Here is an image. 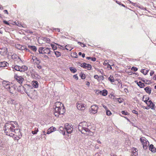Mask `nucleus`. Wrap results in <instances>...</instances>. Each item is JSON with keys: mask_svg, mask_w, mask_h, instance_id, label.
<instances>
[{"mask_svg": "<svg viewBox=\"0 0 156 156\" xmlns=\"http://www.w3.org/2000/svg\"><path fill=\"white\" fill-rule=\"evenodd\" d=\"M5 133L10 136H16L20 138L22 135L18 124L16 121H9L3 127Z\"/></svg>", "mask_w": 156, "mask_h": 156, "instance_id": "f257e3e1", "label": "nucleus"}, {"mask_svg": "<svg viewBox=\"0 0 156 156\" xmlns=\"http://www.w3.org/2000/svg\"><path fill=\"white\" fill-rule=\"evenodd\" d=\"M89 126L87 122H83L79 123L78 129L82 133H83L87 135L92 136L93 135V133L88 128Z\"/></svg>", "mask_w": 156, "mask_h": 156, "instance_id": "f03ea898", "label": "nucleus"}, {"mask_svg": "<svg viewBox=\"0 0 156 156\" xmlns=\"http://www.w3.org/2000/svg\"><path fill=\"white\" fill-rule=\"evenodd\" d=\"M65 128L67 133L69 134L71 133L73 130V126L71 125H70L68 123H66L65 124Z\"/></svg>", "mask_w": 156, "mask_h": 156, "instance_id": "7ed1b4c3", "label": "nucleus"}, {"mask_svg": "<svg viewBox=\"0 0 156 156\" xmlns=\"http://www.w3.org/2000/svg\"><path fill=\"white\" fill-rule=\"evenodd\" d=\"M43 49V55H41V56L45 58V59L48 58L49 55V48H44Z\"/></svg>", "mask_w": 156, "mask_h": 156, "instance_id": "20e7f679", "label": "nucleus"}, {"mask_svg": "<svg viewBox=\"0 0 156 156\" xmlns=\"http://www.w3.org/2000/svg\"><path fill=\"white\" fill-rule=\"evenodd\" d=\"M14 78L20 84L22 83L23 80V78L21 76H18L16 74L14 76Z\"/></svg>", "mask_w": 156, "mask_h": 156, "instance_id": "39448f33", "label": "nucleus"}, {"mask_svg": "<svg viewBox=\"0 0 156 156\" xmlns=\"http://www.w3.org/2000/svg\"><path fill=\"white\" fill-rule=\"evenodd\" d=\"M55 110L57 111L59 114H63L65 111V108H55Z\"/></svg>", "mask_w": 156, "mask_h": 156, "instance_id": "423d86ee", "label": "nucleus"}, {"mask_svg": "<svg viewBox=\"0 0 156 156\" xmlns=\"http://www.w3.org/2000/svg\"><path fill=\"white\" fill-rule=\"evenodd\" d=\"M82 67L84 69H87L88 70H90L91 69L92 66L91 65L89 64H87L85 62H83V63Z\"/></svg>", "mask_w": 156, "mask_h": 156, "instance_id": "0eeeda50", "label": "nucleus"}, {"mask_svg": "<svg viewBox=\"0 0 156 156\" xmlns=\"http://www.w3.org/2000/svg\"><path fill=\"white\" fill-rule=\"evenodd\" d=\"M16 90V86L14 85L13 86H11L10 89H9L8 91H9V92L11 94H14V93L15 92V91Z\"/></svg>", "mask_w": 156, "mask_h": 156, "instance_id": "6e6552de", "label": "nucleus"}, {"mask_svg": "<svg viewBox=\"0 0 156 156\" xmlns=\"http://www.w3.org/2000/svg\"><path fill=\"white\" fill-rule=\"evenodd\" d=\"M54 106H55V107H64L63 104L60 102H55L54 104Z\"/></svg>", "mask_w": 156, "mask_h": 156, "instance_id": "1a4fd4ad", "label": "nucleus"}, {"mask_svg": "<svg viewBox=\"0 0 156 156\" xmlns=\"http://www.w3.org/2000/svg\"><path fill=\"white\" fill-rule=\"evenodd\" d=\"M98 93L102 95L105 96L108 94V91L104 89L102 91H100Z\"/></svg>", "mask_w": 156, "mask_h": 156, "instance_id": "9d476101", "label": "nucleus"}, {"mask_svg": "<svg viewBox=\"0 0 156 156\" xmlns=\"http://www.w3.org/2000/svg\"><path fill=\"white\" fill-rule=\"evenodd\" d=\"M28 69L27 66H23L21 67L20 66V72H24L27 70Z\"/></svg>", "mask_w": 156, "mask_h": 156, "instance_id": "9b49d317", "label": "nucleus"}, {"mask_svg": "<svg viewBox=\"0 0 156 156\" xmlns=\"http://www.w3.org/2000/svg\"><path fill=\"white\" fill-rule=\"evenodd\" d=\"M148 107H154V105L151 101L150 100L147 101V104Z\"/></svg>", "mask_w": 156, "mask_h": 156, "instance_id": "f8f14e48", "label": "nucleus"}, {"mask_svg": "<svg viewBox=\"0 0 156 156\" xmlns=\"http://www.w3.org/2000/svg\"><path fill=\"white\" fill-rule=\"evenodd\" d=\"M97 108H90L89 109L90 112L93 114H94L97 112Z\"/></svg>", "mask_w": 156, "mask_h": 156, "instance_id": "ddd939ff", "label": "nucleus"}, {"mask_svg": "<svg viewBox=\"0 0 156 156\" xmlns=\"http://www.w3.org/2000/svg\"><path fill=\"white\" fill-rule=\"evenodd\" d=\"M149 149L152 152H155L156 151V148H155L153 145L151 144L150 145Z\"/></svg>", "mask_w": 156, "mask_h": 156, "instance_id": "4468645a", "label": "nucleus"}, {"mask_svg": "<svg viewBox=\"0 0 156 156\" xmlns=\"http://www.w3.org/2000/svg\"><path fill=\"white\" fill-rule=\"evenodd\" d=\"M149 144V142L147 140L145 143L144 144H143V148L145 150L147 149Z\"/></svg>", "mask_w": 156, "mask_h": 156, "instance_id": "2eb2a0df", "label": "nucleus"}, {"mask_svg": "<svg viewBox=\"0 0 156 156\" xmlns=\"http://www.w3.org/2000/svg\"><path fill=\"white\" fill-rule=\"evenodd\" d=\"M144 90L147 93L150 94L151 92V88H150L149 87H147L144 89Z\"/></svg>", "mask_w": 156, "mask_h": 156, "instance_id": "dca6fc26", "label": "nucleus"}, {"mask_svg": "<svg viewBox=\"0 0 156 156\" xmlns=\"http://www.w3.org/2000/svg\"><path fill=\"white\" fill-rule=\"evenodd\" d=\"M28 47L32 50L34 51H36L37 50L36 47L34 46H32L29 45L28 46Z\"/></svg>", "mask_w": 156, "mask_h": 156, "instance_id": "f3484780", "label": "nucleus"}, {"mask_svg": "<svg viewBox=\"0 0 156 156\" xmlns=\"http://www.w3.org/2000/svg\"><path fill=\"white\" fill-rule=\"evenodd\" d=\"M2 64H1L2 66V67L3 68L4 67H7L8 66L9 64L6 62H1Z\"/></svg>", "mask_w": 156, "mask_h": 156, "instance_id": "a211bd4d", "label": "nucleus"}, {"mask_svg": "<svg viewBox=\"0 0 156 156\" xmlns=\"http://www.w3.org/2000/svg\"><path fill=\"white\" fill-rule=\"evenodd\" d=\"M140 140L143 145L145 143L147 140L145 137H142L140 138Z\"/></svg>", "mask_w": 156, "mask_h": 156, "instance_id": "6ab92c4d", "label": "nucleus"}, {"mask_svg": "<svg viewBox=\"0 0 156 156\" xmlns=\"http://www.w3.org/2000/svg\"><path fill=\"white\" fill-rule=\"evenodd\" d=\"M137 84L140 88H143L145 86L144 84L143 83H142L140 81L138 82H137Z\"/></svg>", "mask_w": 156, "mask_h": 156, "instance_id": "aec40b11", "label": "nucleus"}, {"mask_svg": "<svg viewBox=\"0 0 156 156\" xmlns=\"http://www.w3.org/2000/svg\"><path fill=\"white\" fill-rule=\"evenodd\" d=\"M32 85L34 88H37L38 86V83L37 81H34L32 84Z\"/></svg>", "mask_w": 156, "mask_h": 156, "instance_id": "412c9836", "label": "nucleus"}, {"mask_svg": "<svg viewBox=\"0 0 156 156\" xmlns=\"http://www.w3.org/2000/svg\"><path fill=\"white\" fill-rule=\"evenodd\" d=\"M59 129L60 131H62V133L63 135H65V130L64 127L61 126L59 128Z\"/></svg>", "mask_w": 156, "mask_h": 156, "instance_id": "4be33fe9", "label": "nucleus"}, {"mask_svg": "<svg viewBox=\"0 0 156 156\" xmlns=\"http://www.w3.org/2000/svg\"><path fill=\"white\" fill-rule=\"evenodd\" d=\"M44 49V48L43 47H40L38 49V51L40 54H41V55H43V49Z\"/></svg>", "mask_w": 156, "mask_h": 156, "instance_id": "5701e85b", "label": "nucleus"}, {"mask_svg": "<svg viewBox=\"0 0 156 156\" xmlns=\"http://www.w3.org/2000/svg\"><path fill=\"white\" fill-rule=\"evenodd\" d=\"M20 66H19L18 65H16L14 66V67H12V68L13 69H14H14L16 71H20Z\"/></svg>", "mask_w": 156, "mask_h": 156, "instance_id": "b1692460", "label": "nucleus"}, {"mask_svg": "<svg viewBox=\"0 0 156 156\" xmlns=\"http://www.w3.org/2000/svg\"><path fill=\"white\" fill-rule=\"evenodd\" d=\"M49 134L53 132L56 130V129L55 127H51L49 128Z\"/></svg>", "mask_w": 156, "mask_h": 156, "instance_id": "393cba45", "label": "nucleus"}, {"mask_svg": "<svg viewBox=\"0 0 156 156\" xmlns=\"http://www.w3.org/2000/svg\"><path fill=\"white\" fill-rule=\"evenodd\" d=\"M108 80L112 83H113L114 82V77L113 76H112L111 75L108 77Z\"/></svg>", "mask_w": 156, "mask_h": 156, "instance_id": "a878e982", "label": "nucleus"}, {"mask_svg": "<svg viewBox=\"0 0 156 156\" xmlns=\"http://www.w3.org/2000/svg\"><path fill=\"white\" fill-rule=\"evenodd\" d=\"M148 70H145L144 69H142L141 70V72L144 75H146L148 72Z\"/></svg>", "mask_w": 156, "mask_h": 156, "instance_id": "bb28decb", "label": "nucleus"}, {"mask_svg": "<svg viewBox=\"0 0 156 156\" xmlns=\"http://www.w3.org/2000/svg\"><path fill=\"white\" fill-rule=\"evenodd\" d=\"M69 69L70 71L73 73H76L77 71V70L76 69L72 67H70Z\"/></svg>", "mask_w": 156, "mask_h": 156, "instance_id": "cd10ccee", "label": "nucleus"}, {"mask_svg": "<svg viewBox=\"0 0 156 156\" xmlns=\"http://www.w3.org/2000/svg\"><path fill=\"white\" fill-rule=\"evenodd\" d=\"M55 55H56V57H58L60 56L61 53L60 52L58 51H54Z\"/></svg>", "mask_w": 156, "mask_h": 156, "instance_id": "c85d7f7f", "label": "nucleus"}, {"mask_svg": "<svg viewBox=\"0 0 156 156\" xmlns=\"http://www.w3.org/2000/svg\"><path fill=\"white\" fill-rule=\"evenodd\" d=\"M80 76L82 79H84L86 78L85 74L82 72L80 74Z\"/></svg>", "mask_w": 156, "mask_h": 156, "instance_id": "c756f323", "label": "nucleus"}, {"mask_svg": "<svg viewBox=\"0 0 156 156\" xmlns=\"http://www.w3.org/2000/svg\"><path fill=\"white\" fill-rule=\"evenodd\" d=\"M9 84V82L8 81H4L2 83L4 87Z\"/></svg>", "mask_w": 156, "mask_h": 156, "instance_id": "7c9ffc66", "label": "nucleus"}, {"mask_svg": "<svg viewBox=\"0 0 156 156\" xmlns=\"http://www.w3.org/2000/svg\"><path fill=\"white\" fill-rule=\"evenodd\" d=\"M94 77L95 79H97L98 80V81H101V79H99V78H100V77L99 76H98V75H95L94 76Z\"/></svg>", "mask_w": 156, "mask_h": 156, "instance_id": "2f4dec72", "label": "nucleus"}, {"mask_svg": "<svg viewBox=\"0 0 156 156\" xmlns=\"http://www.w3.org/2000/svg\"><path fill=\"white\" fill-rule=\"evenodd\" d=\"M51 47H52V49L54 50H55L57 49V47L56 45H55L54 44H51Z\"/></svg>", "mask_w": 156, "mask_h": 156, "instance_id": "473e14b6", "label": "nucleus"}, {"mask_svg": "<svg viewBox=\"0 0 156 156\" xmlns=\"http://www.w3.org/2000/svg\"><path fill=\"white\" fill-rule=\"evenodd\" d=\"M138 79H139V80L143 81V82L144 83L145 82V81L148 82V80H147L143 78L139 77Z\"/></svg>", "mask_w": 156, "mask_h": 156, "instance_id": "72a5a7b5", "label": "nucleus"}, {"mask_svg": "<svg viewBox=\"0 0 156 156\" xmlns=\"http://www.w3.org/2000/svg\"><path fill=\"white\" fill-rule=\"evenodd\" d=\"M11 87V85L9 84H8L6 85V86H5L4 87L6 89H7V91H8V90L10 89Z\"/></svg>", "mask_w": 156, "mask_h": 156, "instance_id": "f704fd0d", "label": "nucleus"}, {"mask_svg": "<svg viewBox=\"0 0 156 156\" xmlns=\"http://www.w3.org/2000/svg\"><path fill=\"white\" fill-rule=\"evenodd\" d=\"M38 131V128H37V129H36L34 131H32V133L33 134H37Z\"/></svg>", "mask_w": 156, "mask_h": 156, "instance_id": "c9c22d12", "label": "nucleus"}, {"mask_svg": "<svg viewBox=\"0 0 156 156\" xmlns=\"http://www.w3.org/2000/svg\"><path fill=\"white\" fill-rule=\"evenodd\" d=\"M32 59L34 61L35 60H37L38 62L39 63H40V61L39 60H38V59L35 56H33V57H32Z\"/></svg>", "mask_w": 156, "mask_h": 156, "instance_id": "e433bc0d", "label": "nucleus"}, {"mask_svg": "<svg viewBox=\"0 0 156 156\" xmlns=\"http://www.w3.org/2000/svg\"><path fill=\"white\" fill-rule=\"evenodd\" d=\"M131 70L136 72L138 70V69L135 67L133 66L131 68Z\"/></svg>", "mask_w": 156, "mask_h": 156, "instance_id": "4c0bfd02", "label": "nucleus"}, {"mask_svg": "<svg viewBox=\"0 0 156 156\" xmlns=\"http://www.w3.org/2000/svg\"><path fill=\"white\" fill-rule=\"evenodd\" d=\"M78 43L82 47H84L86 46V45L84 44L81 42L79 41L78 42Z\"/></svg>", "mask_w": 156, "mask_h": 156, "instance_id": "58836bf2", "label": "nucleus"}, {"mask_svg": "<svg viewBox=\"0 0 156 156\" xmlns=\"http://www.w3.org/2000/svg\"><path fill=\"white\" fill-rule=\"evenodd\" d=\"M106 114L108 115H110L112 114V113L110 111L107 110L106 111Z\"/></svg>", "mask_w": 156, "mask_h": 156, "instance_id": "ea45409f", "label": "nucleus"}, {"mask_svg": "<svg viewBox=\"0 0 156 156\" xmlns=\"http://www.w3.org/2000/svg\"><path fill=\"white\" fill-rule=\"evenodd\" d=\"M3 145V143L0 140V149H2Z\"/></svg>", "mask_w": 156, "mask_h": 156, "instance_id": "a19ab883", "label": "nucleus"}, {"mask_svg": "<svg viewBox=\"0 0 156 156\" xmlns=\"http://www.w3.org/2000/svg\"><path fill=\"white\" fill-rule=\"evenodd\" d=\"M122 113L124 115H129V113L125 111H122Z\"/></svg>", "mask_w": 156, "mask_h": 156, "instance_id": "79ce46f5", "label": "nucleus"}, {"mask_svg": "<svg viewBox=\"0 0 156 156\" xmlns=\"http://www.w3.org/2000/svg\"><path fill=\"white\" fill-rule=\"evenodd\" d=\"M81 104V105H80V104L77 103L76 104V105H77L76 107H77V108L80 107V106H81V107H84V105H82L81 104Z\"/></svg>", "mask_w": 156, "mask_h": 156, "instance_id": "37998d69", "label": "nucleus"}, {"mask_svg": "<svg viewBox=\"0 0 156 156\" xmlns=\"http://www.w3.org/2000/svg\"><path fill=\"white\" fill-rule=\"evenodd\" d=\"M138 154L137 152H136L135 151V153H132L131 154V156H137Z\"/></svg>", "mask_w": 156, "mask_h": 156, "instance_id": "c03bdc74", "label": "nucleus"}, {"mask_svg": "<svg viewBox=\"0 0 156 156\" xmlns=\"http://www.w3.org/2000/svg\"><path fill=\"white\" fill-rule=\"evenodd\" d=\"M132 153H135V151H136V152H137V149L135 148H133L132 149Z\"/></svg>", "mask_w": 156, "mask_h": 156, "instance_id": "a18cd8bd", "label": "nucleus"}, {"mask_svg": "<svg viewBox=\"0 0 156 156\" xmlns=\"http://www.w3.org/2000/svg\"><path fill=\"white\" fill-rule=\"evenodd\" d=\"M21 45L20 44H17L16 45V47L19 49L21 50Z\"/></svg>", "mask_w": 156, "mask_h": 156, "instance_id": "49530a36", "label": "nucleus"}, {"mask_svg": "<svg viewBox=\"0 0 156 156\" xmlns=\"http://www.w3.org/2000/svg\"><path fill=\"white\" fill-rule=\"evenodd\" d=\"M117 101L119 103H120L122 102L123 99H122L121 98H119L117 99Z\"/></svg>", "mask_w": 156, "mask_h": 156, "instance_id": "de8ad7c7", "label": "nucleus"}, {"mask_svg": "<svg viewBox=\"0 0 156 156\" xmlns=\"http://www.w3.org/2000/svg\"><path fill=\"white\" fill-rule=\"evenodd\" d=\"M3 23L5 24H6L7 25H9V23L6 21L5 20H3Z\"/></svg>", "mask_w": 156, "mask_h": 156, "instance_id": "09e8293b", "label": "nucleus"}, {"mask_svg": "<svg viewBox=\"0 0 156 156\" xmlns=\"http://www.w3.org/2000/svg\"><path fill=\"white\" fill-rule=\"evenodd\" d=\"M21 48L20 50H25V49H26V47L25 46H21Z\"/></svg>", "mask_w": 156, "mask_h": 156, "instance_id": "8fccbe9b", "label": "nucleus"}, {"mask_svg": "<svg viewBox=\"0 0 156 156\" xmlns=\"http://www.w3.org/2000/svg\"><path fill=\"white\" fill-rule=\"evenodd\" d=\"M73 77L74 78V79H75L76 80H78V76H77V74H76V75H74L73 76Z\"/></svg>", "mask_w": 156, "mask_h": 156, "instance_id": "3c124183", "label": "nucleus"}, {"mask_svg": "<svg viewBox=\"0 0 156 156\" xmlns=\"http://www.w3.org/2000/svg\"><path fill=\"white\" fill-rule=\"evenodd\" d=\"M54 114L56 116L58 117V115L59 114L58 113L57 111H56V110H55V112L54 113Z\"/></svg>", "mask_w": 156, "mask_h": 156, "instance_id": "603ef678", "label": "nucleus"}, {"mask_svg": "<svg viewBox=\"0 0 156 156\" xmlns=\"http://www.w3.org/2000/svg\"><path fill=\"white\" fill-rule=\"evenodd\" d=\"M99 77H100V78H99V79H101V80H104V77L103 76H99Z\"/></svg>", "mask_w": 156, "mask_h": 156, "instance_id": "864d4df0", "label": "nucleus"}, {"mask_svg": "<svg viewBox=\"0 0 156 156\" xmlns=\"http://www.w3.org/2000/svg\"><path fill=\"white\" fill-rule=\"evenodd\" d=\"M108 63L107 61H105L104 63H103V65L105 66H107L108 65Z\"/></svg>", "mask_w": 156, "mask_h": 156, "instance_id": "5fc2aeb1", "label": "nucleus"}, {"mask_svg": "<svg viewBox=\"0 0 156 156\" xmlns=\"http://www.w3.org/2000/svg\"><path fill=\"white\" fill-rule=\"evenodd\" d=\"M91 60L93 61H95L96 60V58L95 57H91Z\"/></svg>", "mask_w": 156, "mask_h": 156, "instance_id": "6e6d98bb", "label": "nucleus"}, {"mask_svg": "<svg viewBox=\"0 0 156 156\" xmlns=\"http://www.w3.org/2000/svg\"><path fill=\"white\" fill-rule=\"evenodd\" d=\"M107 67L108 68H110L111 69H112L111 66L109 64H108Z\"/></svg>", "mask_w": 156, "mask_h": 156, "instance_id": "4d7b16f0", "label": "nucleus"}, {"mask_svg": "<svg viewBox=\"0 0 156 156\" xmlns=\"http://www.w3.org/2000/svg\"><path fill=\"white\" fill-rule=\"evenodd\" d=\"M132 112L136 114H138V112L135 110H133L132 111Z\"/></svg>", "mask_w": 156, "mask_h": 156, "instance_id": "13d9d810", "label": "nucleus"}, {"mask_svg": "<svg viewBox=\"0 0 156 156\" xmlns=\"http://www.w3.org/2000/svg\"><path fill=\"white\" fill-rule=\"evenodd\" d=\"M154 73V72L153 71H151L150 73V75L151 76H152Z\"/></svg>", "mask_w": 156, "mask_h": 156, "instance_id": "bf43d9fd", "label": "nucleus"}, {"mask_svg": "<svg viewBox=\"0 0 156 156\" xmlns=\"http://www.w3.org/2000/svg\"><path fill=\"white\" fill-rule=\"evenodd\" d=\"M78 64L81 67H82L83 66V63H81L80 62H78Z\"/></svg>", "mask_w": 156, "mask_h": 156, "instance_id": "052dcab7", "label": "nucleus"}, {"mask_svg": "<svg viewBox=\"0 0 156 156\" xmlns=\"http://www.w3.org/2000/svg\"><path fill=\"white\" fill-rule=\"evenodd\" d=\"M4 12L5 13H6L7 14H8V11L7 10H4Z\"/></svg>", "mask_w": 156, "mask_h": 156, "instance_id": "680f3d73", "label": "nucleus"}, {"mask_svg": "<svg viewBox=\"0 0 156 156\" xmlns=\"http://www.w3.org/2000/svg\"><path fill=\"white\" fill-rule=\"evenodd\" d=\"M144 101L146 104H147V101H148L147 100V98H145V100Z\"/></svg>", "mask_w": 156, "mask_h": 156, "instance_id": "e2e57ef3", "label": "nucleus"}, {"mask_svg": "<svg viewBox=\"0 0 156 156\" xmlns=\"http://www.w3.org/2000/svg\"><path fill=\"white\" fill-rule=\"evenodd\" d=\"M24 51L28 52H29L30 51V50L26 48V49H25Z\"/></svg>", "mask_w": 156, "mask_h": 156, "instance_id": "0e129e2a", "label": "nucleus"}, {"mask_svg": "<svg viewBox=\"0 0 156 156\" xmlns=\"http://www.w3.org/2000/svg\"><path fill=\"white\" fill-rule=\"evenodd\" d=\"M124 91L125 92H127L128 91V90L126 88H125L124 89Z\"/></svg>", "mask_w": 156, "mask_h": 156, "instance_id": "69168bd1", "label": "nucleus"}, {"mask_svg": "<svg viewBox=\"0 0 156 156\" xmlns=\"http://www.w3.org/2000/svg\"><path fill=\"white\" fill-rule=\"evenodd\" d=\"M153 80H156V75H155L153 77Z\"/></svg>", "mask_w": 156, "mask_h": 156, "instance_id": "338daca9", "label": "nucleus"}, {"mask_svg": "<svg viewBox=\"0 0 156 156\" xmlns=\"http://www.w3.org/2000/svg\"><path fill=\"white\" fill-rule=\"evenodd\" d=\"M85 56V54L84 53H83L82 54V57L83 58H84Z\"/></svg>", "mask_w": 156, "mask_h": 156, "instance_id": "774afa93", "label": "nucleus"}]
</instances>
